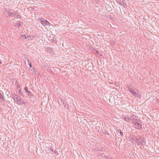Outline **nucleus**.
<instances>
[{
	"label": "nucleus",
	"instance_id": "obj_1",
	"mask_svg": "<svg viewBox=\"0 0 159 159\" xmlns=\"http://www.w3.org/2000/svg\"><path fill=\"white\" fill-rule=\"evenodd\" d=\"M128 91L130 93L135 97H137L139 98H141V95L140 94L139 92H135L133 89H130V88H129Z\"/></svg>",
	"mask_w": 159,
	"mask_h": 159
},
{
	"label": "nucleus",
	"instance_id": "obj_2",
	"mask_svg": "<svg viewBox=\"0 0 159 159\" xmlns=\"http://www.w3.org/2000/svg\"><path fill=\"white\" fill-rule=\"evenodd\" d=\"M136 143L139 145L143 146L145 145V142L144 140L145 139L144 137L143 138H141L140 136H139L138 138H135Z\"/></svg>",
	"mask_w": 159,
	"mask_h": 159
},
{
	"label": "nucleus",
	"instance_id": "obj_3",
	"mask_svg": "<svg viewBox=\"0 0 159 159\" xmlns=\"http://www.w3.org/2000/svg\"><path fill=\"white\" fill-rule=\"evenodd\" d=\"M6 11L7 15L9 16H11L13 15L14 16H15V15H16V13H15L14 10L12 9H9L8 10H6Z\"/></svg>",
	"mask_w": 159,
	"mask_h": 159
},
{
	"label": "nucleus",
	"instance_id": "obj_4",
	"mask_svg": "<svg viewBox=\"0 0 159 159\" xmlns=\"http://www.w3.org/2000/svg\"><path fill=\"white\" fill-rule=\"evenodd\" d=\"M39 20V22L43 26L48 25L50 24L49 22L46 20H44L43 18H41Z\"/></svg>",
	"mask_w": 159,
	"mask_h": 159
},
{
	"label": "nucleus",
	"instance_id": "obj_5",
	"mask_svg": "<svg viewBox=\"0 0 159 159\" xmlns=\"http://www.w3.org/2000/svg\"><path fill=\"white\" fill-rule=\"evenodd\" d=\"M134 125L135 128L138 129H139L140 128H142V125L139 122L137 121V122H136Z\"/></svg>",
	"mask_w": 159,
	"mask_h": 159
},
{
	"label": "nucleus",
	"instance_id": "obj_6",
	"mask_svg": "<svg viewBox=\"0 0 159 159\" xmlns=\"http://www.w3.org/2000/svg\"><path fill=\"white\" fill-rule=\"evenodd\" d=\"M23 37H24L25 39H30L31 40L32 39H33L34 38V36H31V35H27L26 36L24 34L23 35Z\"/></svg>",
	"mask_w": 159,
	"mask_h": 159
},
{
	"label": "nucleus",
	"instance_id": "obj_7",
	"mask_svg": "<svg viewBox=\"0 0 159 159\" xmlns=\"http://www.w3.org/2000/svg\"><path fill=\"white\" fill-rule=\"evenodd\" d=\"M98 151L102 152L105 150V148L103 147H100L97 148Z\"/></svg>",
	"mask_w": 159,
	"mask_h": 159
},
{
	"label": "nucleus",
	"instance_id": "obj_8",
	"mask_svg": "<svg viewBox=\"0 0 159 159\" xmlns=\"http://www.w3.org/2000/svg\"><path fill=\"white\" fill-rule=\"evenodd\" d=\"M120 3L121 5L123 6L125 8L127 7L126 3L125 1L122 0V2H120Z\"/></svg>",
	"mask_w": 159,
	"mask_h": 159
},
{
	"label": "nucleus",
	"instance_id": "obj_9",
	"mask_svg": "<svg viewBox=\"0 0 159 159\" xmlns=\"http://www.w3.org/2000/svg\"><path fill=\"white\" fill-rule=\"evenodd\" d=\"M135 117V118H133L132 119V121L133 122V123H134V124H135V123L137 122L138 121L137 119L138 118L137 116H134Z\"/></svg>",
	"mask_w": 159,
	"mask_h": 159
},
{
	"label": "nucleus",
	"instance_id": "obj_10",
	"mask_svg": "<svg viewBox=\"0 0 159 159\" xmlns=\"http://www.w3.org/2000/svg\"><path fill=\"white\" fill-rule=\"evenodd\" d=\"M28 88L27 87H26V86L25 87L24 89H25V92L26 93H29L30 94V95H32L31 94V91L28 90Z\"/></svg>",
	"mask_w": 159,
	"mask_h": 159
},
{
	"label": "nucleus",
	"instance_id": "obj_11",
	"mask_svg": "<svg viewBox=\"0 0 159 159\" xmlns=\"http://www.w3.org/2000/svg\"><path fill=\"white\" fill-rule=\"evenodd\" d=\"M123 119L125 120L126 121H128L130 120L129 117L128 116H124L123 117Z\"/></svg>",
	"mask_w": 159,
	"mask_h": 159
},
{
	"label": "nucleus",
	"instance_id": "obj_12",
	"mask_svg": "<svg viewBox=\"0 0 159 159\" xmlns=\"http://www.w3.org/2000/svg\"><path fill=\"white\" fill-rule=\"evenodd\" d=\"M23 24V23L22 22H19L17 23L16 24V25L14 26L16 27H19L20 26Z\"/></svg>",
	"mask_w": 159,
	"mask_h": 159
},
{
	"label": "nucleus",
	"instance_id": "obj_13",
	"mask_svg": "<svg viewBox=\"0 0 159 159\" xmlns=\"http://www.w3.org/2000/svg\"><path fill=\"white\" fill-rule=\"evenodd\" d=\"M20 100V98H18V97H16L15 99L14 100L16 101V102L18 104L19 103V101Z\"/></svg>",
	"mask_w": 159,
	"mask_h": 159
},
{
	"label": "nucleus",
	"instance_id": "obj_14",
	"mask_svg": "<svg viewBox=\"0 0 159 159\" xmlns=\"http://www.w3.org/2000/svg\"><path fill=\"white\" fill-rule=\"evenodd\" d=\"M25 103V102L24 101L20 99L18 104L20 105H21L22 104H24Z\"/></svg>",
	"mask_w": 159,
	"mask_h": 159
},
{
	"label": "nucleus",
	"instance_id": "obj_15",
	"mask_svg": "<svg viewBox=\"0 0 159 159\" xmlns=\"http://www.w3.org/2000/svg\"><path fill=\"white\" fill-rule=\"evenodd\" d=\"M102 132L103 133L105 134V135H109V134L108 132L106 130H104L103 131H102Z\"/></svg>",
	"mask_w": 159,
	"mask_h": 159
},
{
	"label": "nucleus",
	"instance_id": "obj_16",
	"mask_svg": "<svg viewBox=\"0 0 159 159\" xmlns=\"http://www.w3.org/2000/svg\"><path fill=\"white\" fill-rule=\"evenodd\" d=\"M14 18H16L17 19H20V18H21V17L20 15H19L18 14H17V13H16V15H15V16H14Z\"/></svg>",
	"mask_w": 159,
	"mask_h": 159
},
{
	"label": "nucleus",
	"instance_id": "obj_17",
	"mask_svg": "<svg viewBox=\"0 0 159 159\" xmlns=\"http://www.w3.org/2000/svg\"><path fill=\"white\" fill-rule=\"evenodd\" d=\"M0 99H2V101H4V99L3 98V95L2 94V93L0 92Z\"/></svg>",
	"mask_w": 159,
	"mask_h": 159
},
{
	"label": "nucleus",
	"instance_id": "obj_18",
	"mask_svg": "<svg viewBox=\"0 0 159 159\" xmlns=\"http://www.w3.org/2000/svg\"><path fill=\"white\" fill-rule=\"evenodd\" d=\"M18 92V93L20 95H22L24 96V95H23V93H22V92L21 91V90H19L18 91H17Z\"/></svg>",
	"mask_w": 159,
	"mask_h": 159
},
{
	"label": "nucleus",
	"instance_id": "obj_19",
	"mask_svg": "<svg viewBox=\"0 0 159 159\" xmlns=\"http://www.w3.org/2000/svg\"><path fill=\"white\" fill-rule=\"evenodd\" d=\"M118 132L120 134L121 136H122L123 135V133L119 129L118 131Z\"/></svg>",
	"mask_w": 159,
	"mask_h": 159
},
{
	"label": "nucleus",
	"instance_id": "obj_20",
	"mask_svg": "<svg viewBox=\"0 0 159 159\" xmlns=\"http://www.w3.org/2000/svg\"><path fill=\"white\" fill-rule=\"evenodd\" d=\"M24 58L25 59H26L27 61L28 62V61H30L29 60L28 58H27V57L26 55L24 54Z\"/></svg>",
	"mask_w": 159,
	"mask_h": 159
},
{
	"label": "nucleus",
	"instance_id": "obj_21",
	"mask_svg": "<svg viewBox=\"0 0 159 159\" xmlns=\"http://www.w3.org/2000/svg\"><path fill=\"white\" fill-rule=\"evenodd\" d=\"M16 96H17L15 94H12V97L14 100H15V98L17 97Z\"/></svg>",
	"mask_w": 159,
	"mask_h": 159
},
{
	"label": "nucleus",
	"instance_id": "obj_22",
	"mask_svg": "<svg viewBox=\"0 0 159 159\" xmlns=\"http://www.w3.org/2000/svg\"><path fill=\"white\" fill-rule=\"evenodd\" d=\"M32 70H32V71L33 72V73L35 74L36 72V70L33 68Z\"/></svg>",
	"mask_w": 159,
	"mask_h": 159
},
{
	"label": "nucleus",
	"instance_id": "obj_23",
	"mask_svg": "<svg viewBox=\"0 0 159 159\" xmlns=\"http://www.w3.org/2000/svg\"><path fill=\"white\" fill-rule=\"evenodd\" d=\"M21 90V89L20 86H18L17 88V91Z\"/></svg>",
	"mask_w": 159,
	"mask_h": 159
},
{
	"label": "nucleus",
	"instance_id": "obj_24",
	"mask_svg": "<svg viewBox=\"0 0 159 159\" xmlns=\"http://www.w3.org/2000/svg\"><path fill=\"white\" fill-rule=\"evenodd\" d=\"M49 51L50 52H52V49L51 48H50L49 49Z\"/></svg>",
	"mask_w": 159,
	"mask_h": 159
},
{
	"label": "nucleus",
	"instance_id": "obj_25",
	"mask_svg": "<svg viewBox=\"0 0 159 159\" xmlns=\"http://www.w3.org/2000/svg\"><path fill=\"white\" fill-rule=\"evenodd\" d=\"M29 65L30 67H32L31 63H30V64Z\"/></svg>",
	"mask_w": 159,
	"mask_h": 159
},
{
	"label": "nucleus",
	"instance_id": "obj_26",
	"mask_svg": "<svg viewBox=\"0 0 159 159\" xmlns=\"http://www.w3.org/2000/svg\"><path fill=\"white\" fill-rule=\"evenodd\" d=\"M50 150H51V151H52V152L53 153L54 152L53 151V149H52V148H50Z\"/></svg>",
	"mask_w": 159,
	"mask_h": 159
},
{
	"label": "nucleus",
	"instance_id": "obj_27",
	"mask_svg": "<svg viewBox=\"0 0 159 159\" xmlns=\"http://www.w3.org/2000/svg\"><path fill=\"white\" fill-rule=\"evenodd\" d=\"M30 63H31V61H28V64H30Z\"/></svg>",
	"mask_w": 159,
	"mask_h": 159
},
{
	"label": "nucleus",
	"instance_id": "obj_28",
	"mask_svg": "<svg viewBox=\"0 0 159 159\" xmlns=\"http://www.w3.org/2000/svg\"><path fill=\"white\" fill-rule=\"evenodd\" d=\"M96 53H98H98H99V52H98V51H96Z\"/></svg>",
	"mask_w": 159,
	"mask_h": 159
},
{
	"label": "nucleus",
	"instance_id": "obj_29",
	"mask_svg": "<svg viewBox=\"0 0 159 159\" xmlns=\"http://www.w3.org/2000/svg\"><path fill=\"white\" fill-rule=\"evenodd\" d=\"M63 105H65V103H64V102H63ZM64 107H65L66 108V105H64Z\"/></svg>",
	"mask_w": 159,
	"mask_h": 159
},
{
	"label": "nucleus",
	"instance_id": "obj_30",
	"mask_svg": "<svg viewBox=\"0 0 159 159\" xmlns=\"http://www.w3.org/2000/svg\"><path fill=\"white\" fill-rule=\"evenodd\" d=\"M55 41V40L54 39H53V40H52V41L53 42H54Z\"/></svg>",
	"mask_w": 159,
	"mask_h": 159
},
{
	"label": "nucleus",
	"instance_id": "obj_31",
	"mask_svg": "<svg viewBox=\"0 0 159 159\" xmlns=\"http://www.w3.org/2000/svg\"><path fill=\"white\" fill-rule=\"evenodd\" d=\"M7 92H6V93H7Z\"/></svg>",
	"mask_w": 159,
	"mask_h": 159
},
{
	"label": "nucleus",
	"instance_id": "obj_32",
	"mask_svg": "<svg viewBox=\"0 0 159 159\" xmlns=\"http://www.w3.org/2000/svg\"><path fill=\"white\" fill-rule=\"evenodd\" d=\"M7 92H6V93H7Z\"/></svg>",
	"mask_w": 159,
	"mask_h": 159
}]
</instances>
